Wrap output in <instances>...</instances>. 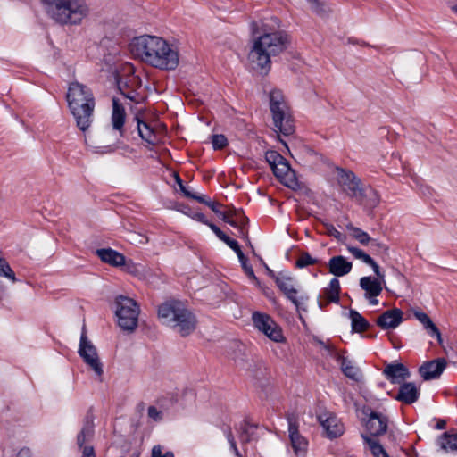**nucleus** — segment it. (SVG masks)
Here are the masks:
<instances>
[{"mask_svg":"<svg viewBox=\"0 0 457 457\" xmlns=\"http://www.w3.org/2000/svg\"><path fill=\"white\" fill-rule=\"evenodd\" d=\"M129 50L137 59L161 71H174L179 63L178 48L161 37H136L129 44Z\"/></svg>","mask_w":457,"mask_h":457,"instance_id":"obj_1","label":"nucleus"},{"mask_svg":"<svg viewBox=\"0 0 457 457\" xmlns=\"http://www.w3.org/2000/svg\"><path fill=\"white\" fill-rule=\"evenodd\" d=\"M262 35L254 40L248 54L254 69L264 70L265 74L270 69V56L283 53L290 45L288 34L283 30H276L268 23L262 26Z\"/></svg>","mask_w":457,"mask_h":457,"instance_id":"obj_2","label":"nucleus"},{"mask_svg":"<svg viewBox=\"0 0 457 457\" xmlns=\"http://www.w3.org/2000/svg\"><path fill=\"white\" fill-rule=\"evenodd\" d=\"M66 100L77 127L85 132L93 121L96 102L92 90L78 81L71 82L68 87Z\"/></svg>","mask_w":457,"mask_h":457,"instance_id":"obj_3","label":"nucleus"},{"mask_svg":"<svg viewBox=\"0 0 457 457\" xmlns=\"http://www.w3.org/2000/svg\"><path fill=\"white\" fill-rule=\"evenodd\" d=\"M158 318L162 324L177 330L182 337L191 334L196 328V318L186 304L176 299H170L158 306Z\"/></svg>","mask_w":457,"mask_h":457,"instance_id":"obj_4","label":"nucleus"},{"mask_svg":"<svg viewBox=\"0 0 457 457\" xmlns=\"http://www.w3.org/2000/svg\"><path fill=\"white\" fill-rule=\"evenodd\" d=\"M50 19L60 25H79L89 9L85 0H40Z\"/></svg>","mask_w":457,"mask_h":457,"instance_id":"obj_5","label":"nucleus"},{"mask_svg":"<svg viewBox=\"0 0 457 457\" xmlns=\"http://www.w3.org/2000/svg\"><path fill=\"white\" fill-rule=\"evenodd\" d=\"M270 109L272 113L274 131L277 133L279 141L288 149L287 143L279 137V134L284 137L291 136L295 133V124L291 114L287 111V106L281 90L273 89L270 93Z\"/></svg>","mask_w":457,"mask_h":457,"instance_id":"obj_6","label":"nucleus"},{"mask_svg":"<svg viewBox=\"0 0 457 457\" xmlns=\"http://www.w3.org/2000/svg\"><path fill=\"white\" fill-rule=\"evenodd\" d=\"M114 305L118 326L123 331L134 332L137 328L140 312L137 303L130 297L120 295L116 296Z\"/></svg>","mask_w":457,"mask_h":457,"instance_id":"obj_7","label":"nucleus"},{"mask_svg":"<svg viewBox=\"0 0 457 457\" xmlns=\"http://www.w3.org/2000/svg\"><path fill=\"white\" fill-rule=\"evenodd\" d=\"M362 412L367 418L364 420V426L369 436L379 437L387 432L389 419L386 415L373 411L370 407L364 408Z\"/></svg>","mask_w":457,"mask_h":457,"instance_id":"obj_8","label":"nucleus"},{"mask_svg":"<svg viewBox=\"0 0 457 457\" xmlns=\"http://www.w3.org/2000/svg\"><path fill=\"white\" fill-rule=\"evenodd\" d=\"M338 183L343 190L351 198H354L359 204H362L365 193L361 187V179L351 170L337 168Z\"/></svg>","mask_w":457,"mask_h":457,"instance_id":"obj_9","label":"nucleus"},{"mask_svg":"<svg viewBox=\"0 0 457 457\" xmlns=\"http://www.w3.org/2000/svg\"><path fill=\"white\" fill-rule=\"evenodd\" d=\"M286 418L288 423V433L291 445L296 455H304L308 441L299 433V416L296 411L287 412Z\"/></svg>","mask_w":457,"mask_h":457,"instance_id":"obj_10","label":"nucleus"},{"mask_svg":"<svg viewBox=\"0 0 457 457\" xmlns=\"http://www.w3.org/2000/svg\"><path fill=\"white\" fill-rule=\"evenodd\" d=\"M118 88L126 98L136 104H140L144 101V96L140 95L136 87L139 86V78L137 76H130L125 79H117Z\"/></svg>","mask_w":457,"mask_h":457,"instance_id":"obj_11","label":"nucleus"},{"mask_svg":"<svg viewBox=\"0 0 457 457\" xmlns=\"http://www.w3.org/2000/svg\"><path fill=\"white\" fill-rule=\"evenodd\" d=\"M403 312L399 308H393L382 312L376 320V325L383 330L395 329L402 322Z\"/></svg>","mask_w":457,"mask_h":457,"instance_id":"obj_12","label":"nucleus"},{"mask_svg":"<svg viewBox=\"0 0 457 457\" xmlns=\"http://www.w3.org/2000/svg\"><path fill=\"white\" fill-rule=\"evenodd\" d=\"M383 375L392 384H402L410 378L411 372L403 363L393 362L386 364L383 370Z\"/></svg>","mask_w":457,"mask_h":457,"instance_id":"obj_13","label":"nucleus"},{"mask_svg":"<svg viewBox=\"0 0 457 457\" xmlns=\"http://www.w3.org/2000/svg\"><path fill=\"white\" fill-rule=\"evenodd\" d=\"M274 175L279 179L287 187L296 190L299 187V182L295 177V173L290 168L288 162L284 158L271 168Z\"/></svg>","mask_w":457,"mask_h":457,"instance_id":"obj_14","label":"nucleus"},{"mask_svg":"<svg viewBox=\"0 0 457 457\" xmlns=\"http://www.w3.org/2000/svg\"><path fill=\"white\" fill-rule=\"evenodd\" d=\"M446 367V361L445 358H437L429 361L424 362L419 368V373L421 378L428 381L438 378Z\"/></svg>","mask_w":457,"mask_h":457,"instance_id":"obj_15","label":"nucleus"},{"mask_svg":"<svg viewBox=\"0 0 457 457\" xmlns=\"http://www.w3.org/2000/svg\"><path fill=\"white\" fill-rule=\"evenodd\" d=\"M420 388L413 382H403L400 384L399 389L394 397L398 402L411 405L420 398Z\"/></svg>","mask_w":457,"mask_h":457,"instance_id":"obj_16","label":"nucleus"},{"mask_svg":"<svg viewBox=\"0 0 457 457\" xmlns=\"http://www.w3.org/2000/svg\"><path fill=\"white\" fill-rule=\"evenodd\" d=\"M318 420L330 439L339 437L345 431L344 424L334 414H329L326 419L319 416Z\"/></svg>","mask_w":457,"mask_h":457,"instance_id":"obj_17","label":"nucleus"},{"mask_svg":"<svg viewBox=\"0 0 457 457\" xmlns=\"http://www.w3.org/2000/svg\"><path fill=\"white\" fill-rule=\"evenodd\" d=\"M382 281L372 277H363L360 279V287L365 291V297L371 304H378L376 299L382 292Z\"/></svg>","mask_w":457,"mask_h":457,"instance_id":"obj_18","label":"nucleus"},{"mask_svg":"<svg viewBox=\"0 0 457 457\" xmlns=\"http://www.w3.org/2000/svg\"><path fill=\"white\" fill-rule=\"evenodd\" d=\"M353 264L344 256L337 255L330 258L328 262V270L336 277H343L348 274L352 270Z\"/></svg>","mask_w":457,"mask_h":457,"instance_id":"obj_19","label":"nucleus"},{"mask_svg":"<svg viewBox=\"0 0 457 457\" xmlns=\"http://www.w3.org/2000/svg\"><path fill=\"white\" fill-rule=\"evenodd\" d=\"M126 120L125 109L116 97L112 98V125L120 137L123 136V127Z\"/></svg>","mask_w":457,"mask_h":457,"instance_id":"obj_20","label":"nucleus"},{"mask_svg":"<svg viewBox=\"0 0 457 457\" xmlns=\"http://www.w3.org/2000/svg\"><path fill=\"white\" fill-rule=\"evenodd\" d=\"M168 183L172 186L176 193L180 194L184 197L195 199L200 202V195L190 191L189 187L184 184V181L182 180L178 172L172 171L170 174Z\"/></svg>","mask_w":457,"mask_h":457,"instance_id":"obj_21","label":"nucleus"},{"mask_svg":"<svg viewBox=\"0 0 457 457\" xmlns=\"http://www.w3.org/2000/svg\"><path fill=\"white\" fill-rule=\"evenodd\" d=\"M412 312L414 317L423 325L424 328L427 330V333L432 337H436L438 343L442 344L443 340L441 332L429 318V316L420 310H413Z\"/></svg>","mask_w":457,"mask_h":457,"instance_id":"obj_22","label":"nucleus"},{"mask_svg":"<svg viewBox=\"0 0 457 457\" xmlns=\"http://www.w3.org/2000/svg\"><path fill=\"white\" fill-rule=\"evenodd\" d=\"M96 255L110 265L118 267L125 264V256L112 248H101L96 252Z\"/></svg>","mask_w":457,"mask_h":457,"instance_id":"obj_23","label":"nucleus"},{"mask_svg":"<svg viewBox=\"0 0 457 457\" xmlns=\"http://www.w3.org/2000/svg\"><path fill=\"white\" fill-rule=\"evenodd\" d=\"M78 353L83 361L98 357L96 348L87 339L85 325L82 328Z\"/></svg>","mask_w":457,"mask_h":457,"instance_id":"obj_24","label":"nucleus"},{"mask_svg":"<svg viewBox=\"0 0 457 457\" xmlns=\"http://www.w3.org/2000/svg\"><path fill=\"white\" fill-rule=\"evenodd\" d=\"M94 436L93 432L87 431V429H82L78 433L76 437V443L78 446L82 450L81 457H96L95 449L91 445H85L86 442L90 440Z\"/></svg>","mask_w":457,"mask_h":457,"instance_id":"obj_25","label":"nucleus"},{"mask_svg":"<svg viewBox=\"0 0 457 457\" xmlns=\"http://www.w3.org/2000/svg\"><path fill=\"white\" fill-rule=\"evenodd\" d=\"M258 424L252 423L248 417L245 418L239 428V439L242 444L249 443L255 439V431Z\"/></svg>","mask_w":457,"mask_h":457,"instance_id":"obj_26","label":"nucleus"},{"mask_svg":"<svg viewBox=\"0 0 457 457\" xmlns=\"http://www.w3.org/2000/svg\"><path fill=\"white\" fill-rule=\"evenodd\" d=\"M349 318L353 333H362L370 328L369 321L356 310H350Z\"/></svg>","mask_w":457,"mask_h":457,"instance_id":"obj_27","label":"nucleus"},{"mask_svg":"<svg viewBox=\"0 0 457 457\" xmlns=\"http://www.w3.org/2000/svg\"><path fill=\"white\" fill-rule=\"evenodd\" d=\"M136 120L137 121V130L140 137L147 144L154 145L158 142V137L154 130L137 116Z\"/></svg>","mask_w":457,"mask_h":457,"instance_id":"obj_28","label":"nucleus"},{"mask_svg":"<svg viewBox=\"0 0 457 457\" xmlns=\"http://www.w3.org/2000/svg\"><path fill=\"white\" fill-rule=\"evenodd\" d=\"M341 287L340 282L337 278H333L328 287L324 288L323 295L327 300V303H338L340 297Z\"/></svg>","mask_w":457,"mask_h":457,"instance_id":"obj_29","label":"nucleus"},{"mask_svg":"<svg viewBox=\"0 0 457 457\" xmlns=\"http://www.w3.org/2000/svg\"><path fill=\"white\" fill-rule=\"evenodd\" d=\"M299 290L296 286L295 287H290V289L285 292L284 295L286 298L290 301L295 307L297 312L306 311V307L303 306L305 302L309 299L307 295H300L298 296Z\"/></svg>","mask_w":457,"mask_h":457,"instance_id":"obj_30","label":"nucleus"},{"mask_svg":"<svg viewBox=\"0 0 457 457\" xmlns=\"http://www.w3.org/2000/svg\"><path fill=\"white\" fill-rule=\"evenodd\" d=\"M363 442L369 446L373 457H390L378 440L371 438L367 434L361 435Z\"/></svg>","mask_w":457,"mask_h":457,"instance_id":"obj_31","label":"nucleus"},{"mask_svg":"<svg viewBox=\"0 0 457 457\" xmlns=\"http://www.w3.org/2000/svg\"><path fill=\"white\" fill-rule=\"evenodd\" d=\"M254 327L261 332H264L268 326H274V320L268 314L254 312L252 315Z\"/></svg>","mask_w":457,"mask_h":457,"instance_id":"obj_32","label":"nucleus"},{"mask_svg":"<svg viewBox=\"0 0 457 457\" xmlns=\"http://www.w3.org/2000/svg\"><path fill=\"white\" fill-rule=\"evenodd\" d=\"M275 283L283 295L287 290L290 289V287H295L296 286L293 277L282 272L278 274Z\"/></svg>","mask_w":457,"mask_h":457,"instance_id":"obj_33","label":"nucleus"},{"mask_svg":"<svg viewBox=\"0 0 457 457\" xmlns=\"http://www.w3.org/2000/svg\"><path fill=\"white\" fill-rule=\"evenodd\" d=\"M439 444L441 448L445 451H457V433L445 432L439 438Z\"/></svg>","mask_w":457,"mask_h":457,"instance_id":"obj_34","label":"nucleus"},{"mask_svg":"<svg viewBox=\"0 0 457 457\" xmlns=\"http://www.w3.org/2000/svg\"><path fill=\"white\" fill-rule=\"evenodd\" d=\"M263 334L274 342L279 343V342L285 341L282 328L275 320H274V326H272V325L268 326V328H265Z\"/></svg>","mask_w":457,"mask_h":457,"instance_id":"obj_35","label":"nucleus"},{"mask_svg":"<svg viewBox=\"0 0 457 457\" xmlns=\"http://www.w3.org/2000/svg\"><path fill=\"white\" fill-rule=\"evenodd\" d=\"M0 277H4L12 280V282L16 281L15 273L8 264V262L0 256ZM4 289L0 287V298L4 294Z\"/></svg>","mask_w":457,"mask_h":457,"instance_id":"obj_36","label":"nucleus"},{"mask_svg":"<svg viewBox=\"0 0 457 457\" xmlns=\"http://www.w3.org/2000/svg\"><path fill=\"white\" fill-rule=\"evenodd\" d=\"M90 369L95 372L96 376L97 377V379L102 382L103 380V374H104V369H103V363L101 362L99 357L96 358H90L88 360L83 361Z\"/></svg>","mask_w":457,"mask_h":457,"instance_id":"obj_37","label":"nucleus"},{"mask_svg":"<svg viewBox=\"0 0 457 457\" xmlns=\"http://www.w3.org/2000/svg\"><path fill=\"white\" fill-rule=\"evenodd\" d=\"M202 204L209 207L219 218L225 217V212L220 210L221 204L204 194H202Z\"/></svg>","mask_w":457,"mask_h":457,"instance_id":"obj_38","label":"nucleus"},{"mask_svg":"<svg viewBox=\"0 0 457 457\" xmlns=\"http://www.w3.org/2000/svg\"><path fill=\"white\" fill-rule=\"evenodd\" d=\"M208 142L212 144L214 150H222L228 145V139L223 134L211 135Z\"/></svg>","mask_w":457,"mask_h":457,"instance_id":"obj_39","label":"nucleus"},{"mask_svg":"<svg viewBox=\"0 0 457 457\" xmlns=\"http://www.w3.org/2000/svg\"><path fill=\"white\" fill-rule=\"evenodd\" d=\"M319 260L312 258L308 252H301L299 258L295 262V267L298 269H303L309 265L318 263Z\"/></svg>","mask_w":457,"mask_h":457,"instance_id":"obj_40","label":"nucleus"},{"mask_svg":"<svg viewBox=\"0 0 457 457\" xmlns=\"http://www.w3.org/2000/svg\"><path fill=\"white\" fill-rule=\"evenodd\" d=\"M175 208L193 220L200 221V212L198 209H193L183 204H177Z\"/></svg>","mask_w":457,"mask_h":457,"instance_id":"obj_41","label":"nucleus"},{"mask_svg":"<svg viewBox=\"0 0 457 457\" xmlns=\"http://www.w3.org/2000/svg\"><path fill=\"white\" fill-rule=\"evenodd\" d=\"M347 228L353 231L354 238L358 240L361 245H366L372 240L369 234L361 228L353 226H348Z\"/></svg>","mask_w":457,"mask_h":457,"instance_id":"obj_42","label":"nucleus"},{"mask_svg":"<svg viewBox=\"0 0 457 457\" xmlns=\"http://www.w3.org/2000/svg\"><path fill=\"white\" fill-rule=\"evenodd\" d=\"M310 4L312 11L320 17L327 16L330 12L326 4L320 0H316V2H313Z\"/></svg>","mask_w":457,"mask_h":457,"instance_id":"obj_43","label":"nucleus"},{"mask_svg":"<svg viewBox=\"0 0 457 457\" xmlns=\"http://www.w3.org/2000/svg\"><path fill=\"white\" fill-rule=\"evenodd\" d=\"M347 249L356 259L361 260L367 265L372 262V258L361 249L354 246H348Z\"/></svg>","mask_w":457,"mask_h":457,"instance_id":"obj_44","label":"nucleus"},{"mask_svg":"<svg viewBox=\"0 0 457 457\" xmlns=\"http://www.w3.org/2000/svg\"><path fill=\"white\" fill-rule=\"evenodd\" d=\"M265 160L270 164V168H273L279 162L284 160V157L277 151L269 150L265 153Z\"/></svg>","mask_w":457,"mask_h":457,"instance_id":"obj_45","label":"nucleus"},{"mask_svg":"<svg viewBox=\"0 0 457 457\" xmlns=\"http://www.w3.org/2000/svg\"><path fill=\"white\" fill-rule=\"evenodd\" d=\"M202 223L206 224L209 228L213 231V233L217 236V237L224 242L228 236H227L218 226L214 223L210 222L206 217L202 213Z\"/></svg>","mask_w":457,"mask_h":457,"instance_id":"obj_46","label":"nucleus"},{"mask_svg":"<svg viewBox=\"0 0 457 457\" xmlns=\"http://www.w3.org/2000/svg\"><path fill=\"white\" fill-rule=\"evenodd\" d=\"M342 372L345 377L353 381H359L361 377L360 369L353 365L344 368Z\"/></svg>","mask_w":457,"mask_h":457,"instance_id":"obj_47","label":"nucleus"},{"mask_svg":"<svg viewBox=\"0 0 457 457\" xmlns=\"http://www.w3.org/2000/svg\"><path fill=\"white\" fill-rule=\"evenodd\" d=\"M232 216L237 221L239 227H247L249 223V219L245 216V212L242 210L234 209L231 211Z\"/></svg>","mask_w":457,"mask_h":457,"instance_id":"obj_48","label":"nucleus"},{"mask_svg":"<svg viewBox=\"0 0 457 457\" xmlns=\"http://www.w3.org/2000/svg\"><path fill=\"white\" fill-rule=\"evenodd\" d=\"M241 266L245 273V275L253 281L255 283L256 286H258L259 287H261V282L259 280V278L255 276L254 274V271H253V269L252 267V265H250L248 263V261L245 262H243L241 263Z\"/></svg>","mask_w":457,"mask_h":457,"instance_id":"obj_49","label":"nucleus"},{"mask_svg":"<svg viewBox=\"0 0 457 457\" xmlns=\"http://www.w3.org/2000/svg\"><path fill=\"white\" fill-rule=\"evenodd\" d=\"M163 446L161 445H154L152 448L151 456L152 457H174V453L172 451L167 450L163 453Z\"/></svg>","mask_w":457,"mask_h":457,"instance_id":"obj_50","label":"nucleus"},{"mask_svg":"<svg viewBox=\"0 0 457 457\" xmlns=\"http://www.w3.org/2000/svg\"><path fill=\"white\" fill-rule=\"evenodd\" d=\"M211 294H217V300L215 301L216 303L221 301L223 298L220 287L218 285H212L205 288L204 295L206 297V300H211L209 297Z\"/></svg>","mask_w":457,"mask_h":457,"instance_id":"obj_51","label":"nucleus"},{"mask_svg":"<svg viewBox=\"0 0 457 457\" xmlns=\"http://www.w3.org/2000/svg\"><path fill=\"white\" fill-rule=\"evenodd\" d=\"M326 228L328 234L334 237L337 241L342 242L346 238V236L339 232L332 224H326Z\"/></svg>","mask_w":457,"mask_h":457,"instance_id":"obj_52","label":"nucleus"},{"mask_svg":"<svg viewBox=\"0 0 457 457\" xmlns=\"http://www.w3.org/2000/svg\"><path fill=\"white\" fill-rule=\"evenodd\" d=\"M148 417L154 421H161L162 420V412L155 406H149L147 409Z\"/></svg>","mask_w":457,"mask_h":457,"instance_id":"obj_53","label":"nucleus"},{"mask_svg":"<svg viewBox=\"0 0 457 457\" xmlns=\"http://www.w3.org/2000/svg\"><path fill=\"white\" fill-rule=\"evenodd\" d=\"M94 416L88 411L84 418L82 429H87V431L94 433Z\"/></svg>","mask_w":457,"mask_h":457,"instance_id":"obj_54","label":"nucleus"},{"mask_svg":"<svg viewBox=\"0 0 457 457\" xmlns=\"http://www.w3.org/2000/svg\"><path fill=\"white\" fill-rule=\"evenodd\" d=\"M333 357L340 364L341 370H343V369L345 367L353 365L352 361L350 360H348L346 357H345L338 352H335V354Z\"/></svg>","mask_w":457,"mask_h":457,"instance_id":"obj_55","label":"nucleus"},{"mask_svg":"<svg viewBox=\"0 0 457 457\" xmlns=\"http://www.w3.org/2000/svg\"><path fill=\"white\" fill-rule=\"evenodd\" d=\"M368 265H370L372 268L374 273L378 277L376 279H379L383 283H385V280H384L385 275H384V273H382L380 271V269H379V266L378 265V263L372 259V262L370 263H369Z\"/></svg>","mask_w":457,"mask_h":457,"instance_id":"obj_56","label":"nucleus"},{"mask_svg":"<svg viewBox=\"0 0 457 457\" xmlns=\"http://www.w3.org/2000/svg\"><path fill=\"white\" fill-rule=\"evenodd\" d=\"M224 243L228 247H230L236 253H238L242 251L238 242L235 239L230 238L229 237L224 241Z\"/></svg>","mask_w":457,"mask_h":457,"instance_id":"obj_57","label":"nucleus"},{"mask_svg":"<svg viewBox=\"0 0 457 457\" xmlns=\"http://www.w3.org/2000/svg\"><path fill=\"white\" fill-rule=\"evenodd\" d=\"M224 222L229 224L230 226L237 228L239 226L237 224V221L235 220V218L232 216L231 212H229L228 214L225 212V217L220 218Z\"/></svg>","mask_w":457,"mask_h":457,"instance_id":"obj_58","label":"nucleus"},{"mask_svg":"<svg viewBox=\"0 0 457 457\" xmlns=\"http://www.w3.org/2000/svg\"><path fill=\"white\" fill-rule=\"evenodd\" d=\"M316 341H317V343L320 346H322L324 349H326L330 353V355L332 357L334 356L335 352H337L333 345H328V344H326L325 342H323L322 340H320V339H317Z\"/></svg>","mask_w":457,"mask_h":457,"instance_id":"obj_59","label":"nucleus"},{"mask_svg":"<svg viewBox=\"0 0 457 457\" xmlns=\"http://www.w3.org/2000/svg\"><path fill=\"white\" fill-rule=\"evenodd\" d=\"M262 291H263V294L265 295V296L270 300L273 303H276L277 302V299L276 297L274 296V292L269 288V287H264L262 288Z\"/></svg>","mask_w":457,"mask_h":457,"instance_id":"obj_60","label":"nucleus"},{"mask_svg":"<svg viewBox=\"0 0 457 457\" xmlns=\"http://www.w3.org/2000/svg\"><path fill=\"white\" fill-rule=\"evenodd\" d=\"M237 229V234L236 235L237 237L248 239L247 227H238Z\"/></svg>","mask_w":457,"mask_h":457,"instance_id":"obj_61","label":"nucleus"},{"mask_svg":"<svg viewBox=\"0 0 457 457\" xmlns=\"http://www.w3.org/2000/svg\"><path fill=\"white\" fill-rule=\"evenodd\" d=\"M225 435H226V437L228 439V442L229 443V445H234V443L236 442L235 441V438H234V436L232 434V430H231V428L230 427H228L226 429H225Z\"/></svg>","mask_w":457,"mask_h":457,"instance_id":"obj_62","label":"nucleus"},{"mask_svg":"<svg viewBox=\"0 0 457 457\" xmlns=\"http://www.w3.org/2000/svg\"><path fill=\"white\" fill-rule=\"evenodd\" d=\"M17 457H31V452L29 448H21L18 453Z\"/></svg>","mask_w":457,"mask_h":457,"instance_id":"obj_63","label":"nucleus"},{"mask_svg":"<svg viewBox=\"0 0 457 457\" xmlns=\"http://www.w3.org/2000/svg\"><path fill=\"white\" fill-rule=\"evenodd\" d=\"M446 427V420H437L436 429L442 430L445 429Z\"/></svg>","mask_w":457,"mask_h":457,"instance_id":"obj_64","label":"nucleus"}]
</instances>
